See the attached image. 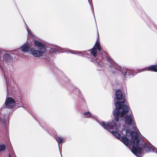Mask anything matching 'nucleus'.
<instances>
[{"label":"nucleus","instance_id":"6","mask_svg":"<svg viewBox=\"0 0 157 157\" xmlns=\"http://www.w3.org/2000/svg\"><path fill=\"white\" fill-rule=\"evenodd\" d=\"M30 44L28 43H25L20 47L19 49L23 52H27L30 51Z\"/></svg>","mask_w":157,"mask_h":157},{"label":"nucleus","instance_id":"11","mask_svg":"<svg viewBox=\"0 0 157 157\" xmlns=\"http://www.w3.org/2000/svg\"><path fill=\"white\" fill-rule=\"evenodd\" d=\"M10 57L8 54H5L3 56V59L6 62H8L10 60Z\"/></svg>","mask_w":157,"mask_h":157},{"label":"nucleus","instance_id":"2","mask_svg":"<svg viewBox=\"0 0 157 157\" xmlns=\"http://www.w3.org/2000/svg\"><path fill=\"white\" fill-rule=\"evenodd\" d=\"M46 52L43 48L36 49L33 47H32L30 49V54L35 57L42 56L43 54L45 53Z\"/></svg>","mask_w":157,"mask_h":157},{"label":"nucleus","instance_id":"13","mask_svg":"<svg viewBox=\"0 0 157 157\" xmlns=\"http://www.w3.org/2000/svg\"><path fill=\"white\" fill-rule=\"evenodd\" d=\"M84 117L85 118H90L92 117L90 113L89 112H87L84 113Z\"/></svg>","mask_w":157,"mask_h":157},{"label":"nucleus","instance_id":"4","mask_svg":"<svg viewBox=\"0 0 157 157\" xmlns=\"http://www.w3.org/2000/svg\"><path fill=\"white\" fill-rule=\"evenodd\" d=\"M142 154L144 153H148L152 152L157 153V149L155 146L152 145L150 146L147 145L145 143L142 147Z\"/></svg>","mask_w":157,"mask_h":157},{"label":"nucleus","instance_id":"17","mask_svg":"<svg viewBox=\"0 0 157 157\" xmlns=\"http://www.w3.org/2000/svg\"><path fill=\"white\" fill-rule=\"evenodd\" d=\"M92 62H94V63H97L98 64H99V63H98V60H91Z\"/></svg>","mask_w":157,"mask_h":157},{"label":"nucleus","instance_id":"14","mask_svg":"<svg viewBox=\"0 0 157 157\" xmlns=\"http://www.w3.org/2000/svg\"><path fill=\"white\" fill-rule=\"evenodd\" d=\"M6 148V146L4 144L0 145V151H3Z\"/></svg>","mask_w":157,"mask_h":157},{"label":"nucleus","instance_id":"7","mask_svg":"<svg viewBox=\"0 0 157 157\" xmlns=\"http://www.w3.org/2000/svg\"><path fill=\"white\" fill-rule=\"evenodd\" d=\"M34 46L38 47V48H43L45 51H46V49L44 44L40 41L35 40L34 41Z\"/></svg>","mask_w":157,"mask_h":157},{"label":"nucleus","instance_id":"12","mask_svg":"<svg viewBox=\"0 0 157 157\" xmlns=\"http://www.w3.org/2000/svg\"><path fill=\"white\" fill-rule=\"evenodd\" d=\"M120 71L124 75H128L127 70L124 68H122L120 70Z\"/></svg>","mask_w":157,"mask_h":157},{"label":"nucleus","instance_id":"3","mask_svg":"<svg viewBox=\"0 0 157 157\" xmlns=\"http://www.w3.org/2000/svg\"><path fill=\"white\" fill-rule=\"evenodd\" d=\"M94 47L90 51L91 55L95 58L97 56V50L96 48L99 50L101 54H103L104 53H105V52L103 51L102 49L101 48L100 44L99 42H96Z\"/></svg>","mask_w":157,"mask_h":157},{"label":"nucleus","instance_id":"19","mask_svg":"<svg viewBox=\"0 0 157 157\" xmlns=\"http://www.w3.org/2000/svg\"><path fill=\"white\" fill-rule=\"evenodd\" d=\"M9 157H11V155H10V154H9Z\"/></svg>","mask_w":157,"mask_h":157},{"label":"nucleus","instance_id":"9","mask_svg":"<svg viewBox=\"0 0 157 157\" xmlns=\"http://www.w3.org/2000/svg\"><path fill=\"white\" fill-rule=\"evenodd\" d=\"M116 96L117 100H120L122 97V94L120 90H117L115 93Z\"/></svg>","mask_w":157,"mask_h":157},{"label":"nucleus","instance_id":"10","mask_svg":"<svg viewBox=\"0 0 157 157\" xmlns=\"http://www.w3.org/2000/svg\"><path fill=\"white\" fill-rule=\"evenodd\" d=\"M56 140L58 143L59 147V144H61L62 145V144L65 141V138L60 136H57Z\"/></svg>","mask_w":157,"mask_h":157},{"label":"nucleus","instance_id":"8","mask_svg":"<svg viewBox=\"0 0 157 157\" xmlns=\"http://www.w3.org/2000/svg\"><path fill=\"white\" fill-rule=\"evenodd\" d=\"M145 70L157 72V65H152L144 68Z\"/></svg>","mask_w":157,"mask_h":157},{"label":"nucleus","instance_id":"15","mask_svg":"<svg viewBox=\"0 0 157 157\" xmlns=\"http://www.w3.org/2000/svg\"><path fill=\"white\" fill-rule=\"evenodd\" d=\"M27 31L28 32V36H30L31 37H33V35L32 34V33H31V32H30V30H29V29L28 28H27Z\"/></svg>","mask_w":157,"mask_h":157},{"label":"nucleus","instance_id":"5","mask_svg":"<svg viewBox=\"0 0 157 157\" xmlns=\"http://www.w3.org/2000/svg\"><path fill=\"white\" fill-rule=\"evenodd\" d=\"M15 100L12 98L9 97L6 99L5 105L7 108H12L14 107Z\"/></svg>","mask_w":157,"mask_h":157},{"label":"nucleus","instance_id":"16","mask_svg":"<svg viewBox=\"0 0 157 157\" xmlns=\"http://www.w3.org/2000/svg\"><path fill=\"white\" fill-rule=\"evenodd\" d=\"M57 49L52 48H51V49H53L54 50V51L55 52L57 50V49H61V48L59 47H57Z\"/></svg>","mask_w":157,"mask_h":157},{"label":"nucleus","instance_id":"18","mask_svg":"<svg viewBox=\"0 0 157 157\" xmlns=\"http://www.w3.org/2000/svg\"><path fill=\"white\" fill-rule=\"evenodd\" d=\"M2 50L0 49V57H1L2 56Z\"/></svg>","mask_w":157,"mask_h":157},{"label":"nucleus","instance_id":"20","mask_svg":"<svg viewBox=\"0 0 157 157\" xmlns=\"http://www.w3.org/2000/svg\"><path fill=\"white\" fill-rule=\"evenodd\" d=\"M71 53H73V54H75V53H74V52H70Z\"/></svg>","mask_w":157,"mask_h":157},{"label":"nucleus","instance_id":"1","mask_svg":"<svg viewBox=\"0 0 157 157\" xmlns=\"http://www.w3.org/2000/svg\"><path fill=\"white\" fill-rule=\"evenodd\" d=\"M124 101L117 102L113 113L115 121L100 123L104 128L119 140L138 157H141L143 147L145 143L138 137L140 132L135 127L133 117L128 107L124 105Z\"/></svg>","mask_w":157,"mask_h":157}]
</instances>
